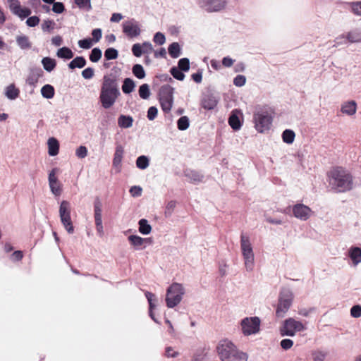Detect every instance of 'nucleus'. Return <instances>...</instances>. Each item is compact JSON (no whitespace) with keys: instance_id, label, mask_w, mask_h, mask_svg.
<instances>
[{"instance_id":"nucleus-1","label":"nucleus","mask_w":361,"mask_h":361,"mask_svg":"<svg viewBox=\"0 0 361 361\" xmlns=\"http://www.w3.org/2000/svg\"><path fill=\"white\" fill-rule=\"evenodd\" d=\"M328 182L337 192H346L354 188V178L349 170L343 166H334L327 173Z\"/></svg>"},{"instance_id":"nucleus-2","label":"nucleus","mask_w":361,"mask_h":361,"mask_svg":"<svg viewBox=\"0 0 361 361\" xmlns=\"http://www.w3.org/2000/svg\"><path fill=\"white\" fill-rule=\"evenodd\" d=\"M119 95L120 92L115 79L110 75L104 76L99 94L102 107L105 109L112 107Z\"/></svg>"},{"instance_id":"nucleus-3","label":"nucleus","mask_w":361,"mask_h":361,"mask_svg":"<svg viewBox=\"0 0 361 361\" xmlns=\"http://www.w3.org/2000/svg\"><path fill=\"white\" fill-rule=\"evenodd\" d=\"M240 251L245 271L252 272L255 267V255L251 240L245 235L240 236Z\"/></svg>"},{"instance_id":"nucleus-4","label":"nucleus","mask_w":361,"mask_h":361,"mask_svg":"<svg viewBox=\"0 0 361 361\" xmlns=\"http://www.w3.org/2000/svg\"><path fill=\"white\" fill-rule=\"evenodd\" d=\"M185 293L184 286L179 283H173L166 290V304L169 308H173L180 303Z\"/></svg>"},{"instance_id":"nucleus-5","label":"nucleus","mask_w":361,"mask_h":361,"mask_svg":"<svg viewBox=\"0 0 361 361\" xmlns=\"http://www.w3.org/2000/svg\"><path fill=\"white\" fill-rule=\"evenodd\" d=\"M255 130L259 133H267L272 126L274 112L271 111H260L254 115Z\"/></svg>"},{"instance_id":"nucleus-6","label":"nucleus","mask_w":361,"mask_h":361,"mask_svg":"<svg viewBox=\"0 0 361 361\" xmlns=\"http://www.w3.org/2000/svg\"><path fill=\"white\" fill-rule=\"evenodd\" d=\"M240 329L244 336L256 335L261 330V319L259 317H245L240 321Z\"/></svg>"},{"instance_id":"nucleus-7","label":"nucleus","mask_w":361,"mask_h":361,"mask_svg":"<svg viewBox=\"0 0 361 361\" xmlns=\"http://www.w3.org/2000/svg\"><path fill=\"white\" fill-rule=\"evenodd\" d=\"M306 329L305 324L300 320L293 317L285 319L279 328L280 334L282 336L293 337L298 332Z\"/></svg>"},{"instance_id":"nucleus-8","label":"nucleus","mask_w":361,"mask_h":361,"mask_svg":"<svg viewBox=\"0 0 361 361\" xmlns=\"http://www.w3.org/2000/svg\"><path fill=\"white\" fill-rule=\"evenodd\" d=\"M294 299L293 293L289 289H283L279 294L276 316L283 318L290 308Z\"/></svg>"},{"instance_id":"nucleus-9","label":"nucleus","mask_w":361,"mask_h":361,"mask_svg":"<svg viewBox=\"0 0 361 361\" xmlns=\"http://www.w3.org/2000/svg\"><path fill=\"white\" fill-rule=\"evenodd\" d=\"M237 345L228 338L220 340L216 347V352L221 361H232V356Z\"/></svg>"},{"instance_id":"nucleus-10","label":"nucleus","mask_w":361,"mask_h":361,"mask_svg":"<svg viewBox=\"0 0 361 361\" xmlns=\"http://www.w3.org/2000/svg\"><path fill=\"white\" fill-rule=\"evenodd\" d=\"M71 206L68 201L63 200L61 202L59 211L61 221L67 232L73 233L74 227L71 219Z\"/></svg>"},{"instance_id":"nucleus-11","label":"nucleus","mask_w":361,"mask_h":361,"mask_svg":"<svg viewBox=\"0 0 361 361\" xmlns=\"http://www.w3.org/2000/svg\"><path fill=\"white\" fill-rule=\"evenodd\" d=\"M174 89L170 85L163 86L160 90L159 101L162 110L169 113L173 104Z\"/></svg>"},{"instance_id":"nucleus-12","label":"nucleus","mask_w":361,"mask_h":361,"mask_svg":"<svg viewBox=\"0 0 361 361\" xmlns=\"http://www.w3.org/2000/svg\"><path fill=\"white\" fill-rule=\"evenodd\" d=\"M198 5L208 13L221 12L227 8V0H197Z\"/></svg>"},{"instance_id":"nucleus-13","label":"nucleus","mask_w":361,"mask_h":361,"mask_svg":"<svg viewBox=\"0 0 361 361\" xmlns=\"http://www.w3.org/2000/svg\"><path fill=\"white\" fill-rule=\"evenodd\" d=\"M60 169L57 167L51 169L48 173V184L50 191L55 197H59L62 194L63 185L58 178Z\"/></svg>"},{"instance_id":"nucleus-14","label":"nucleus","mask_w":361,"mask_h":361,"mask_svg":"<svg viewBox=\"0 0 361 361\" xmlns=\"http://www.w3.org/2000/svg\"><path fill=\"white\" fill-rule=\"evenodd\" d=\"M130 247L135 250H142L153 243L152 238H143L137 234H131L128 237Z\"/></svg>"},{"instance_id":"nucleus-15","label":"nucleus","mask_w":361,"mask_h":361,"mask_svg":"<svg viewBox=\"0 0 361 361\" xmlns=\"http://www.w3.org/2000/svg\"><path fill=\"white\" fill-rule=\"evenodd\" d=\"M292 212L294 217L300 221H307L313 215L311 208L301 203L293 205Z\"/></svg>"},{"instance_id":"nucleus-16","label":"nucleus","mask_w":361,"mask_h":361,"mask_svg":"<svg viewBox=\"0 0 361 361\" xmlns=\"http://www.w3.org/2000/svg\"><path fill=\"white\" fill-rule=\"evenodd\" d=\"M122 27L123 33L131 38L140 36L142 32L140 23L134 19L125 21Z\"/></svg>"},{"instance_id":"nucleus-17","label":"nucleus","mask_w":361,"mask_h":361,"mask_svg":"<svg viewBox=\"0 0 361 361\" xmlns=\"http://www.w3.org/2000/svg\"><path fill=\"white\" fill-rule=\"evenodd\" d=\"M357 109V102L351 99L344 100L340 106V112L341 114L350 118H353L356 116Z\"/></svg>"},{"instance_id":"nucleus-18","label":"nucleus","mask_w":361,"mask_h":361,"mask_svg":"<svg viewBox=\"0 0 361 361\" xmlns=\"http://www.w3.org/2000/svg\"><path fill=\"white\" fill-rule=\"evenodd\" d=\"M348 256L353 267L358 266L361 263V247L355 245L350 247Z\"/></svg>"},{"instance_id":"nucleus-19","label":"nucleus","mask_w":361,"mask_h":361,"mask_svg":"<svg viewBox=\"0 0 361 361\" xmlns=\"http://www.w3.org/2000/svg\"><path fill=\"white\" fill-rule=\"evenodd\" d=\"M340 37L345 38L349 43L359 44L361 43V27H357L342 35Z\"/></svg>"},{"instance_id":"nucleus-20","label":"nucleus","mask_w":361,"mask_h":361,"mask_svg":"<svg viewBox=\"0 0 361 361\" xmlns=\"http://www.w3.org/2000/svg\"><path fill=\"white\" fill-rule=\"evenodd\" d=\"M124 154V149L121 145H117L114 154L112 165L117 172L121 170V164Z\"/></svg>"},{"instance_id":"nucleus-21","label":"nucleus","mask_w":361,"mask_h":361,"mask_svg":"<svg viewBox=\"0 0 361 361\" xmlns=\"http://www.w3.org/2000/svg\"><path fill=\"white\" fill-rule=\"evenodd\" d=\"M94 217L97 231L98 233L102 234L104 232V227L102 224V210L101 205L99 204H97L94 205Z\"/></svg>"},{"instance_id":"nucleus-22","label":"nucleus","mask_w":361,"mask_h":361,"mask_svg":"<svg viewBox=\"0 0 361 361\" xmlns=\"http://www.w3.org/2000/svg\"><path fill=\"white\" fill-rule=\"evenodd\" d=\"M47 153L50 157H56L59 153L60 144L59 140L54 137H49L47 141Z\"/></svg>"},{"instance_id":"nucleus-23","label":"nucleus","mask_w":361,"mask_h":361,"mask_svg":"<svg viewBox=\"0 0 361 361\" xmlns=\"http://www.w3.org/2000/svg\"><path fill=\"white\" fill-rule=\"evenodd\" d=\"M146 298L149 302V316L150 317L157 323H159L157 319L155 318L154 314L153 313V310L156 308L158 304L157 298L153 293L150 292H147L145 293Z\"/></svg>"},{"instance_id":"nucleus-24","label":"nucleus","mask_w":361,"mask_h":361,"mask_svg":"<svg viewBox=\"0 0 361 361\" xmlns=\"http://www.w3.org/2000/svg\"><path fill=\"white\" fill-rule=\"evenodd\" d=\"M5 96L10 100H15L20 94V90L14 84H10L6 87L4 90Z\"/></svg>"},{"instance_id":"nucleus-25","label":"nucleus","mask_w":361,"mask_h":361,"mask_svg":"<svg viewBox=\"0 0 361 361\" xmlns=\"http://www.w3.org/2000/svg\"><path fill=\"white\" fill-rule=\"evenodd\" d=\"M152 227L145 219H141L138 221V231L143 235H148L152 233Z\"/></svg>"},{"instance_id":"nucleus-26","label":"nucleus","mask_w":361,"mask_h":361,"mask_svg":"<svg viewBox=\"0 0 361 361\" xmlns=\"http://www.w3.org/2000/svg\"><path fill=\"white\" fill-rule=\"evenodd\" d=\"M40 93L43 98L51 99L55 95V90L51 85L46 84L41 87Z\"/></svg>"},{"instance_id":"nucleus-27","label":"nucleus","mask_w":361,"mask_h":361,"mask_svg":"<svg viewBox=\"0 0 361 361\" xmlns=\"http://www.w3.org/2000/svg\"><path fill=\"white\" fill-rule=\"evenodd\" d=\"M133 118L130 116L120 115L118 118V125L121 128H129L133 126Z\"/></svg>"},{"instance_id":"nucleus-28","label":"nucleus","mask_w":361,"mask_h":361,"mask_svg":"<svg viewBox=\"0 0 361 361\" xmlns=\"http://www.w3.org/2000/svg\"><path fill=\"white\" fill-rule=\"evenodd\" d=\"M281 137L283 142L291 145L295 140V133L292 130L286 129L282 133Z\"/></svg>"},{"instance_id":"nucleus-29","label":"nucleus","mask_w":361,"mask_h":361,"mask_svg":"<svg viewBox=\"0 0 361 361\" xmlns=\"http://www.w3.org/2000/svg\"><path fill=\"white\" fill-rule=\"evenodd\" d=\"M249 355L247 353L240 350L238 347L235 348L232 356V361H248Z\"/></svg>"},{"instance_id":"nucleus-30","label":"nucleus","mask_w":361,"mask_h":361,"mask_svg":"<svg viewBox=\"0 0 361 361\" xmlns=\"http://www.w3.org/2000/svg\"><path fill=\"white\" fill-rule=\"evenodd\" d=\"M217 99L214 97H207L202 101V106L205 109L212 110L217 105Z\"/></svg>"},{"instance_id":"nucleus-31","label":"nucleus","mask_w":361,"mask_h":361,"mask_svg":"<svg viewBox=\"0 0 361 361\" xmlns=\"http://www.w3.org/2000/svg\"><path fill=\"white\" fill-rule=\"evenodd\" d=\"M169 54L173 58H178L181 54V48L178 42H173L168 48Z\"/></svg>"},{"instance_id":"nucleus-32","label":"nucleus","mask_w":361,"mask_h":361,"mask_svg":"<svg viewBox=\"0 0 361 361\" xmlns=\"http://www.w3.org/2000/svg\"><path fill=\"white\" fill-rule=\"evenodd\" d=\"M43 68L48 72L52 71L56 67V61L49 57H44L42 60Z\"/></svg>"},{"instance_id":"nucleus-33","label":"nucleus","mask_w":361,"mask_h":361,"mask_svg":"<svg viewBox=\"0 0 361 361\" xmlns=\"http://www.w3.org/2000/svg\"><path fill=\"white\" fill-rule=\"evenodd\" d=\"M86 64V61L82 56H78L70 62L68 66L71 69L74 68H82Z\"/></svg>"},{"instance_id":"nucleus-34","label":"nucleus","mask_w":361,"mask_h":361,"mask_svg":"<svg viewBox=\"0 0 361 361\" xmlns=\"http://www.w3.org/2000/svg\"><path fill=\"white\" fill-rule=\"evenodd\" d=\"M135 87L134 81L130 78H126L122 85V90L125 94L132 92Z\"/></svg>"},{"instance_id":"nucleus-35","label":"nucleus","mask_w":361,"mask_h":361,"mask_svg":"<svg viewBox=\"0 0 361 361\" xmlns=\"http://www.w3.org/2000/svg\"><path fill=\"white\" fill-rule=\"evenodd\" d=\"M149 165V159L148 157L142 155L137 158L136 159V166L141 169H146Z\"/></svg>"},{"instance_id":"nucleus-36","label":"nucleus","mask_w":361,"mask_h":361,"mask_svg":"<svg viewBox=\"0 0 361 361\" xmlns=\"http://www.w3.org/2000/svg\"><path fill=\"white\" fill-rule=\"evenodd\" d=\"M56 55L59 58L70 59L73 56V53L68 47H62L57 51Z\"/></svg>"},{"instance_id":"nucleus-37","label":"nucleus","mask_w":361,"mask_h":361,"mask_svg":"<svg viewBox=\"0 0 361 361\" xmlns=\"http://www.w3.org/2000/svg\"><path fill=\"white\" fill-rule=\"evenodd\" d=\"M18 45L23 49H29L31 47V43L26 36H18L16 38Z\"/></svg>"},{"instance_id":"nucleus-38","label":"nucleus","mask_w":361,"mask_h":361,"mask_svg":"<svg viewBox=\"0 0 361 361\" xmlns=\"http://www.w3.org/2000/svg\"><path fill=\"white\" fill-rule=\"evenodd\" d=\"M228 123H229V125L231 126V127L233 129V130H239L241 127V123H240V121L239 120V118L238 117V116L235 115V114H232L229 119H228Z\"/></svg>"},{"instance_id":"nucleus-39","label":"nucleus","mask_w":361,"mask_h":361,"mask_svg":"<svg viewBox=\"0 0 361 361\" xmlns=\"http://www.w3.org/2000/svg\"><path fill=\"white\" fill-rule=\"evenodd\" d=\"M133 73L139 79H142L145 77V71L140 64H136L133 67Z\"/></svg>"},{"instance_id":"nucleus-40","label":"nucleus","mask_w":361,"mask_h":361,"mask_svg":"<svg viewBox=\"0 0 361 361\" xmlns=\"http://www.w3.org/2000/svg\"><path fill=\"white\" fill-rule=\"evenodd\" d=\"M139 95L143 99H147L150 96V90L147 84H142L139 88Z\"/></svg>"},{"instance_id":"nucleus-41","label":"nucleus","mask_w":361,"mask_h":361,"mask_svg":"<svg viewBox=\"0 0 361 361\" xmlns=\"http://www.w3.org/2000/svg\"><path fill=\"white\" fill-rule=\"evenodd\" d=\"M8 4L11 11L14 15H16L18 11L22 8L18 0H8Z\"/></svg>"},{"instance_id":"nucleus-42","label":"nucleus","mask_w":361,"mask_h":361,"mask_svg":"<svg viewBox=\"0 0 361 361\" xmlns=\"http://www.w3.org/2000/svg\"><path fill=\"white\" fill-rule=\"evenodd\" d=\"M102 51L99 48H94L90 55V59L92 62L96 63L102 58Z\"/></svg>"},{"instance_id":"nucleus-43","label":"nucleus","mask_w":361,"mask_h":361,"mask_svg":"<svg viewBox=\"0 0 361 361\" xmlns=\"http://www.w3.org/2000/svg\"><path fill=\"white\" fill-rule=\"evenodd\" d=\"M178 128L180 130H185L189 127V119L187 116H182L178 120Z\"/></svg>"},{"instance_id":"nucleus-44","label":"nucleus","mask_w":361,"mask_h":361,"mask_svg":"<svg viewBox=\"0 0 361 361\" xmlns=\"http://www.w3.org/2000/svg\"><path fill=\"white\" fill-rule=\"evenodd\" d=\"M178 68L182 71H188L190 69V61L188 58H183L179 60L178 63Z\"/></svg>"},{"instance_id":"nucleus-45","label":"nucleus","mask_w":361,"mask_h":361,"mask_svg":"<svg viewBox=\"0 0 361 361\" xmlns=\"http://www.w3.org/2000/svg\"><path fill=\"white\" fill-rule=\"evenodd\" d=\"M349 6L351 11L355 15L361 16V1L352 2Z\"/></svg>"},{"instance_id":"nucleus-46","label":"nucleus","mask_w":361,"mask_h":361,"mask_svg":"<svg viewBox=\"0 0 361 361\" xmlns=\"http://www.w3.org/2000/svg\"><path fill=\"white\" fill-rule=\"evenodd\" d=\"M118 51L114 48H109L104 53V56L107 60L115 59L118 57Z\"/></svg>"},{"instance_id":"nucleus-47","label":"nucleus","mask_w":361,"mask_h":361,"mask_svg":"<svg viewBox=\"0 0 361 361\" xmlns=\"http://www.w3.org/2000/svg\"><path fill=\"white\" fill-rule=\"evenodd\" d=\"M88 150L85 146H80L75 149V155L79 159H84L87 156Z\"/></svg>"},{"instance_id":"nucleus-48","label":"nucleus","mask_w":361,"mask_h":361,"mask_svg":"<svg viewBox=\"0 0 361 361\" xmlns=\"http://www.w3.org/2000/svg\"><path fill=\"white\" fill-rule=\"evenodd\" d=\"M171 73L176 79L178 80H183L185 78V75L182 73V71L178 68L177 67H173L171 69Z\"/></svg>"},{"instance_id":"nucleus-49","label":"nucleus","mask_w":361,"mask_h":361,"mask_svg":"<svg viewBox=\"0 0 361 361\" xmlns=\"http://www.w3.org/2000/svg\"><path fill=\"white\" fill-rule=\"evenodd\" d=\"M75 3L80 8L90 10L91 9V3L90 0H74Z\"/></svg>"},{"instance_id":"nucleus-50","label":"nucleus","mask_w":361,"mask_h":361,"mask_svg":"<svg viewBox=\"0 0 361 361\" xmlns=\"http://www.w3.org/2000/svg\"><path fill=\"white\" fill-rule=\"evenodd\" d=\"M247 79L243 75H238L233 79V84L236 87H243L245 85Z\"/></svg>"},{"instance_id":"nucleus-51","label":"nucleus","mask_w":361,"mask_h":361,"mask_svg":"<svg viewBox=\"0 0 361 361\" xmlns=\"http://www.w3.org/2000/svg\"><path fill=\"white\" fill-rule=\"evenodd\" d=\"M350 316L353 318H360L361 317V305H356L351 307L350 309Z\"/></svg>"},{"instance_id":"nucleus-52","label":"nucleus","mask_w":361,"mask_h":361,"mask_svg":"<svg viewBox=\"0 0 361 361\" xmlns=\"http://www.w3.org/2000/svg\"><path fill=\"white\" fill-rule=\"evenodd\" d=\"M153 41L159 45H162L166 42V37L163 33L158 32L154 35Z\"/></svg>"},{"instance_id":"nucleus-53","label":"nucleus","mask_w":361,"mask_h":361,"mask_svg":"<svg viewBox=\"0 0 361 361\" xmlns=\"http://www.w3.org/2000/svg\"><path fill=\"white\" fill-rule=\"evenodd\" d=\"M78 45L82 49H88L92 46V40L90 38L79 40Z\"/></svg>"},{"instance_id":"nucleus-54","label":"nucleus","mask_w":361,"mask_h":361,"mask_svg":"<svg viewBox=\"0 0 361 361\" xmlns=\"http://www.w3.org/2000/svg\"><path fill=\"white\" fill-rule=\"evenodd\" d=\"M132 52L136 57H140L143 54L142 47L140 44H135L132 47Z\"/></svg>"},{"instance_id":"nucleus-55","label":"nucleus","mask_w":361,"mask_h":361,"mask_svg":"<svg viewBox=\"0 0 361 361\" xmlns=\"http://www.w3.org/2000/svg\"><path fill=\"white\" fill-rule=\"evenodd\" d=\"M129 192H130V194L131 195V196H133L134 197H137L141 196L142 189L140 186L135 185V186H133L130 188Z\"/></svg>"},{"instance_id":"nucleus-56","label":"nucleus","mask_w":361,"mask_h":361,"mask_svg":"<svg viewBox=\"0 0 361 361\" xmlns=\"http://www.w3.org/2000/svg\"><path fill=\"white\" fill-rule=\"evenodd\" d=\"M31 13V11L25 7H22L20 11H18V13L16 15L18 16L21 19H24L30 16Z\"/></svg>"},{"instance_id":"nucleus-57","label":"nucleus","mask_w":361,"mask_h":361,"mask_svg":"<svg viewBox=\"0 0 361 361\" xmlns=\"http://www.w3.org/2000/svg\"><path fill=\"white\" fill-rule=\"evenodd\" d=\"M281 347L284 350H289L293 345V341L289 338L283 339L280 343Z\"/></svg>"},{"instance_id":"nucleus-58","label":"nucleus","mask_w":361,"mask_h":361,"mask_svg":"<svg viewBox=\"0 0 361 361\" xmlns=\"http://www.w3.org/2000/svg\"><path fill=\"white\" fill-rule=\"evenodd\" d=\"M53 4V7H52V11L56 13H61L64 11L65 8H64V6L62 3L61 2H54L52 3Z\"/></svg>"},{"instance_id":"nucleus-59","label":"nucleus","mask_w":361,"mask_h":361,"mask_svg":"<svg viewBox=\"0 0 361 361\" xmlns=\"http://www.w3.org/2000/svg\"><path fill=\"white\" fill-rule=\"evenodd\" d=\"M235 60L230 56H225L222 59V66L225 68H231L233 66Z\"/></svg>"},{"instance_id":"nucleus-60","label":"nucleus","mask_w":361,"mask_h":361,"mask_svg":"<svg viewBox=\"0 0 361 361\" xmlns=\"http://www.w3.org/2000/svg\"><path fill=\"white\" fill-rule=\"evenodd\" d=\"M94 69L92 68H87L82 71V76L85 79H91L94 76Z\"/></svg>"},{"instance_id":"nucleus-61","label":"nucleus","mask_w":361,"mask_h":361,"mask_svg":"<svg viewBox=\"0 0 361 361\" xmlns=\"http://www.w3.org/2000/svg\"><path fill=\"white\" fill-rule=\"evenodd\" d=\"M158 110L157 107L151 106L147 111V118L149 121L154 120L157 116Z\"/></svg>"},{"instance_id":"nucleus-62","label":"nucleus","mask_w":361,"mask_h":361,"mask_svg":"<svg viewBox=\"0 0 361 361\" xmlns=\"http://www.w3.org/2000/svg\"><path fill=\"white\" fill-rule=\"evenodd\" d=\"M92 35L93 37L92 39V42L94 41V42H98L102 36V30L99 28L93 30L92 32Z\"/></svg>"},{"instance_id":"nucleus-63","label":"nucleus","mask_w":361,"mask_h":361,"mask_svg":"<svg viewBox=\"0 0 361 361\" xmlns=\"http://www.w3.org/2000/svg\"><path fill=\"white\" fill-rule=\"evenodd\" d=\"M39 23V18L37 16H31L26 20V24L29 27H35Z\"/></svg>"},{"instance_id":"nucleus-64","label":"nucleus","mask_w":361,"mask_h":361,"mask_svg":"<svg viewBox=\"0 0 361 361\" xmlns=\"http://www.w3.org/2000/svg\"><path fill=\"white\" fill-rule=\"evenodd\" d=\"M312 359L314 361H324L325 354L321 351H316L312 353Z\"/></svg>"}]
</instances>
